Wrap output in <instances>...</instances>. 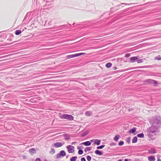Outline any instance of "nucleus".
Wrapping results in <instances>:
<instances>
[{"label": "nucleus", "instance_id": "obj_1", "mask_svg": "<svg viewBox=\"0 0 161 161\" xmlns=\"http://www.w3.org/2000/svg\"><path fill=\"white\" fill-rule=\"evenodd\" d=\"M60 118L63 119H66L69 120H73L74 117L71 115L64 114L62 115Z\"/></svg>", "mask_w": 161, "mask_h": 161}, {"label": "nucleus", "instance_id": "obj_2", "mask_svg": "<svg viewBox=\"0 0 161 161\" xmlns=\"http://www.w3.org/2000/svg\"><path fill=\"white\" fill-rule=\"evenodd\" d=\"M67 149V151L69 153H71L73 154H74L75 147L71 145H69L66 147Z\"/></svg>", "mask_w": 161, "mask_h": 161}, {"label": "nucleus", "instance_id": "obj_3", "mask_svg": "<svg viewBox=\"0 0 161 161\" xmlns=\"http://www.w3.org/2000/svg\"><path fill=\"white\" fill-rule=\"evenodd\" d=\"M85 54V53H80L78 54H72L68 55L66 56V58L67 59H69L72 58H74L75 57H76L79 56L83 55Z\"/></svg>", "mask_w": 161, "mask_h": 161}, {"label": "nucleus", "instance_id": "obj_4", "mask_svg": "<svg viewBox=\"0 0 161 161\" xmlns=\"http://www.w3.org/2000/svg\"><path fill=\"white\" fill-rule=\"evenodd\" d=\"M66 155V153L64 151L61 150L59 153L57 155V158H60L61 157H64Z\"/></svg>", "mask_w": 161, "mask_h": 161}, {"label": "nucleus", "instance_id": "obj_5", "mask_svg": "<svg viewBox=\"0 0 161 161\" xmlns=\"http://www.w3.org/2000/svg\"><path fill=\"white\" fill-rule=\"evenodd\" d=\"M90 141L91 142H93L94 145H99L100 144L101 141L100 140L94 139L91 140Z\"/></svg>", "mask_w": 161, "mask_h": 161}, {"label": "nucleus", "instance_id": "obj_6", "mask_svg": "<svg viewBox=\"0 0 161 161\" xmlns=\"http://www.w3.org/2000/svg\"><path fill=\"white\" fill-rule=\"evenodd\" d=\"M63 144L60 142H56L54 144V146L56 148H58L62 147Z\"/></svg>", "mask_w": 161, "mask_h": 161}, {"label": "nucleus", "instance_id": "obj_7", "mask_svg": "<svg viewBox=\"0 0 161 161\" xmlns=\"http://www.w3.org/2000/svg\"><path fill=\"white\" fill-rule=\"evenodd\" d=\"M29 152L31 154V155H33L34 154H35L36 153V150L33 148H31L29 150Z\"/></svg>", "mask_w": 161, "mask_h": 161}, {"label": "nucleus", "instance_id": "obj_8", "mask_svg": "<svg viewBox=\"0 0 161 161\" xmlns=\"http://www.w3.org/2000/svg\"><path fill=\"white\" fill-rule=\"evenodd\" d=\"M148 159L149 161H154L155 160V158L153 156H150L148 157Z\"/></svg>", "mask_w": 161, "mask_h": 161}, {"label": "nucleus", "instance_id": "obj_9", "mask_svg": "<svg viewBox=\"0 0 161 161\" xmlns=\"http://www.w3.org/2000/svg\"><path fill=\"white\" fill-rule=\"evenodd\" d=\"M139 58L138 56L133 57L130 58V60L132 61V62H134L135 60L138 59Z\"/></svg>", "mask_w": 161, "mask_h": 161}, {"label": "nucleus", "instance_id": "obj_10", "mask_svg": "<svg viewBox=\"0 0 161 161\" xmlns=\"http://www.w3.org/2000/svg\"><path fill=\"white\" fill-rule=\"evenodd\" d=\"M91 142L88 141L83 142L81 143L82 144L86 146H90L91 145Z\"/></svg>", "mask_w": 161, "mask_h": 161}, {"label": "nucleus", "instance_id": "obj_11", "mask_svg": "<svg viewBox=\"0 0 161 161\" xmlns=\"http://www.w3.org/2000/svg\"><path fill=\"white\" fill-rule=\"evenodd\" d=\"M120 138V136L119 135H116L114 138V140L115 141H117Z\"/></svg>", "mask_w": 161, "mask_h": 161}, {"label": "nucleus", "instance_id": "obj_12", "mask_svg": "<svg viewBox=\"0 0 161 161\" xmlns=\"http://www.w3.org/2000/svg\"><path fill=\"white\" fill-rule=\"evenodd\" d=\"M95 153L97 155H102V153L99 150H96L95 152Z\"/></svg>", "mask_w": 161, "mask_h": 161}, {"label": "nucleus", "instance_id": "obj_13", "mask_svg": "<svg viewBox=\"0 0 161 161\" xmlns=\"http://www.w3.org/2000/svg\"><path fill=\"white\" fill-rule=\"evenodd\" d=\"M22 32L20 30H17L15 31V33L16 35H18L21 34Z\"/></svg>", "mask_w": 161, "mask_h": 161}, {"label": "nucleus", "instance_id": "obj_14", "mask_svg": "<svg viewBox=\"0 0 161 161\" xmlns=\"http://www.w3.org/2000/svg\"><path fill=\"white\" fill-rule=\"evenodd\" d=\"M137 140V138L136 136L134 137L132 140V142L133 143H136Z\"/></svg>", "mask_w": 161, "mask_h": 161}, {"label": "nucleus", "instance_id": "obj_15", "mask_svg": "<svg viewBox=\"0 0 161 161\" xmlns=\"http://www.w3.org/2000/svg\"><path fill=\"white\" fill-rule=\"evenodd\" d=\"M112 66V64L110 63H108L106 64L105 66L107 68H109Z\"/></svg>", "mask_w": 161, "mask_h": 161}, {"label": "nucleus", "instance_id": "obj_16", "mask_svg": "<svg viewBox=\"0 0 161 161\" xmlns=\"http://www.w3.org/2000/svg\"><path fill=\"white\" fill-rule=\"evenodd\" d=\"M136 128H133L130 129L129 130V132L130 133H133L136 131Z\"/></svg>", "mask_w": 161, "mask_h": 161}, {"label": "nucleus", "instance_id": "obj_17", "mask_svg": "<svg viewBox=\"0 0 161 161\" xmlns=\"http://www.w3.org/2000/svg\"><path fill=\"white\" fill-rule=\"evenodd\" d=\"M92 114V113L91 111H87L86 112L85 114L87 116H90Z\"/></svg>", "mask_w": 161, "mask_h": 161}, {"label": "nucleus", "instance_id": "obj_18", "mask_svg": "<svg viewBox=\"0 0 161 161\" xmlns=\"http://www.w3.org/2000/svg\"><path fill=\"white\" fill-rule=\"evenodd\" d=\"M77 158V157L76 156H74L72 157L70 159V161H76Z\"/></svg>", "mask_w": 161, "mask_h": 161}, {"label": "nucleus", "instance_id": "obj_19", "mask_svg": "<svg viewBox=\"0 0 161 161\" xmlns=\"http://www.w3.org/2000/svg\"><path fill=\"white\" fill-rule=\"evenodd\" d=\"M137 136L138 137L143 138L144 137V135L143 133H140L137 135Z\"/></svg>", "mask_w": 161, "mask_h": 161}, {"label": "nucleus", "instance_id": "obj_20", "mask_svg": "<svg viewBox=\"0 0 161 161\" xmlns=\"http://www.w3.org/2000/svg\"><path fill=\"white\" fill-rule=\"evenodd\" d=\"M50 153L51 154H53L55 153V150L54 149H52L50 151Z\"/></svg>", "mask_w": 161, "mask_h": 161}, {"label": "nucleus", "instance_id": "obj_21", "mask_svg": "<svg viewBox=\"0 0 161 161\" xmlns=\"http://www.w3.org/2000/svg\"><path fill=\"white\" fill-rule=\"evenodd\" d=\"M155 59L157 60H161V57L160 56H159L158 57H156L155 58Z\"/></svg>", "mask_w": 161, "mask_h": 161}, {"label": "nucleus", "instance_id": "obj_22", "mask_svg": "<svg viewBox=\"0 0 161 161\" xmlns=\"http://www.w3.org/2000/svg\"><path fill=\"white\" fill-rule=\"evenodd\" d=\"M105 147L104 145H102L100 146H98L97 147V149H102L103 148Z\"/></svg>", "mask_w": 161, "mask_h": 161}, {"label": "nucleus", "instance_id": "obj_23", "mask_svg": "<svg viewBox=\"0 0 161 161\" xmlns=\"http://www.w3.org/2000/svg\"><path fill=\"white\" fill-rule=\"evenodd\" d=\"M86 159L88 161H90L91 160V157L89 156H87Z\"/></svg>", "mask_w": 161, "mask_h": 161}, {"label": "nucleus", "instance_id": "obj_24", "mask_svg": "<svg viewBox=\"0 0 161 161\" xmlns=\"http://www.w3.org/2000/svg\"><path fill=\"white\" fill-rule=\"evenodd\" d=\"M83 151L82 150H79V151H78V153L79 154H83Z\"/></svg>", "mask_w": 161, "mask_h": 161}, {"label": "nucleus", "instance_id": "obj_25", "mask_svg": "<svg viewBox=\"0 0 161 161\" xmlns=\"http://www.w3.org/2000/svg\"><path fill=\"white\" fill-rule=\"evenodd\" d=\"M124 144V142L123 141H120L119 143V145L120 146Z\"/></svg>", "mask_w": 161, "mask_h": 161}, {"label": "nucleus", "instance_id": "obj_26", "mask_svg": "<svg viewBox=\"0 0 161 161\" xmlns=\"http://www.w3.org/2000/svg\"><path fill=\"white\" fill-rule=\"evenodd\" d=\"M143 61L142 59H139L137 61V63H139L142 62Z\"/></svg>", "mask_w": 161, "mask_h": 161}, {"label": "nucleus", "instance_id": "obj_27", "mask_svg": "<svg viewBox=\"0 0 161 161\" xmlns=\"http://www.w3.org/2000/svg\"><path fill=\"white\" fill-rule=\"evenodd\" d=\"M130 56V53H127L125 55V57L126 58L129 57Z\"/></svg>", "mask_w": 161, "mask_h": 161}, {"label": "nucleus", "instance_id": "obj_28", "mask_svg": "<svg viewBox=\"0 0 161 161\" xmlns=\"http://www.w3.org/2000/svg\"><path fill=\"white\" fill-rule=\"evenodd\" d=\"M81 161H86V159L84 158H82L81 159Z\"/></svg>", "mask_w": 161, "mask_h": 161}, {"label": "nucleus", "instance_id": "obj_29", "mask_svg": "<svg viewBox=\"0 0 161 161\" xmlns=\"http://www.w3.org/2000/svg\"><path fill=\"white\" fill-rule=\"evenodd\" d=\"M35 161H41V159L40 158H37L36 159Z\"/></svg>", "mask_w": 161, "mask_h": 161}, {"label": "nucleus", "instance_id": "obj_30", "mask_svg": "<svg viewBox=\"0 0 161 161\" xmlns=\"http://www.w3.org/2000/svg\"><path fill=\"white\" fill-rule=\"evenodd\" d=\"M157 161H161V159L158 158Z\"/></svg>", "mask_w": 161, "mask_h": 161}, {"label": "nucleus", "instance_id": "obj_31", "mask_svg": "<svg viewBox=\"0 0 161 161\" xmlns=\"http://www.w3.org/2000/svg\"><path fill=\"white\" fill-rule=\"evenodd\" d=\"M124 161H128V160L126 158L125 159Z\"/></svg>", "mask_w": 161, "mask_h": 161}, {"label": "nucleus", "instance_id": "obj_32", "mask_svg": "<svg viewBox=\"0 0 161 161\" xmlns=\"http://www.w3.org/2000/svg\"><path fill=\"white\" fill-rule=\"evenodd\" d=\"M153 82L155 84H157V82L156 81H153Z\"/></svg>", "mask_w": 161, "mask_h": 161}, {"label": "nucleus", "instance_id": "obj_33", "mask_svg": "<svg viewBox=\"0 0 161 161\" xmlns=\"http://www.w3.org/2000/svg\"><path fill=\"white\" fill-rule=\"evenodd\" d=\"M156 153L155 151H153V152L152 153Z\"/></svg>", "mask_w": 161, "mask_h": 161}, {"label": "nucleus", "instance_id": "obj_34", "mask_svg": "<svg viewBox=\"0 0 161 161\" xmlns=\"http://www.w3.org/2000/svg\"><path fill=\"white\" fill-rule=\"evenodd\" d=\"M118 161H122L120 159L118 160Z\"/></svg>", "mask_w": 161, "mask_h": 161}, {"label": "nucleus", "instance_id": "obj_35", "mask_svg": "<svg viewBox=\"0 0 161 161\" xmlns=\"http://www.w3.org/2000/svg\"><path fill=\"white\" fill-rule=\"evenodd\" d=\"M114 69H116V68H114Z\"/></svg>", "mask_w": 161, "mask_h": 161}, {"label": "nucleus", "instance_id": "obj_36", "mask_svg": "<svg viewBox=\"0 0 161 161\" xmlns=\"http://www.w3.org/2000/svg\"><path fill=\"white\" fill-rule=\"evenodd\" d=\"M154 133V131H153V132H152V133Z\"/></svg>", "mask_w": 161, "mask_h": 161}]
</instances>
